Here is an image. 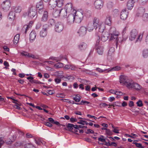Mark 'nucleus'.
<instances>
[{
  "label": "nucleus",
  "mask_w": 148,
  "mask_h": 148,
  "mask_svg": "<svg viewBox=\"0 0 148 148\" xmlns=\"http://www.w3.org/2000/svg\"><path fill=\"white\" fill-rule=\"evenodd\" d=\"M72 7V4L71 3H68L65 5L64 8L65 10L62 11L64 14L63 17H65L66 16L67 12L75 13L74 12H75L76 11Z\"/></svg>",
  "instance_id": "obj_1"
},
{
  "label": "nucleus",
  "mask_w": 148,
  "mask_h": 148,
  "mask_svg": "<svg viewBox=\"0 0 148 148\" xmlns=\"http://www.w3.org/2000/svg\"><path fill=\"white\" fill-rule=\"evenodd\" d=\"M127 87L129 88H132L137 90H139L141 88V86L138 84L134 82L133 81L131 80L127 85Z\"/></svg>",
  "instance_id": "obj_2"
},
{
  "label": "nucleus",
  "mask_w": 148,
  "mask_h": 148,
  "mask_svg": "<svg viewBox=\"0 0 148 148\" xmlns=\"http://www.w3.org/2000/svg\"><path fill=\"white\" fill-rule=\"evenodd\" d=\"M36 14L37 12L36 7L35 6L31 5L29 11L28 16L31 18H32L34 17L36 18Z\"/></svg>",
  "instance_id": "obj_3"
},
{
  "label": "nucleus",
  "mask_w": 148,
  "mask_h": 148,
  "mask_svg": "<svg viewBox=\"0 0 148 148\" xmlns=\"http://www.w3.org/2000/svg\"><path fill=\"white\" fill-rule=\"evenodd\" d=\"M75 12V15L74 14V21L77 23H79L82 19L83 18L82 14L80 12H78L77 14L76 11Z\"/></svg>",
  "instance_id": "obj_4"
},
{
  "label": "nucleus",
  "mask_w": 148,
  "mask_h": 148,
  "mask_svg": "<svg viewBox=\"0 0 148 148\" xmlns=\"http://www.w3.org/2000/svg\"><path fill=\"white\" fill-rule=\"evenodd\" d=\"M11 6L10 2L9 0H6L3 1L1 4V7L3 10L5 12L9 10Z\"/></svg>",
  "instance_id": "obj_5"
},
{
  "label": "nucleus",
  "mask_w": 148,
  "mask_h": 148,
  "mask_svg": "<svg viewBox=\"0 0 148 148\" xmlns=\"http://www.w3.org/2000/svg\"><path fill=\"white\" fill-rule=\"evenodd\" d=\"M64 27V25L62 23L60 22H58L55 23L54 29L56 32L60 33L62 31Z\"/></svg>",
  "instance_id": "obj_6"
},
{
  "label": "nucleus",
  "mask_w": 148,
  "mask_h": 148,
  "mask_svg": "<svg viewBox=\"0 0 148 148\" xmlns=\"http://www.w3.org/2000/svg\"><path fill=\"white\" fill-rule=\"evenodd\" d=\"M119 81L120 83H122L123 84L126 85V86L131 81V80H129L128 77L127 76L121 75L119 77Z\"/></svg>",
  "instance_id": "obj_7"
},
{
  "label": "nucleus",
  "mask_w": 148,
  "mask_h": 148,
  "mask_svg": "<svg viewBox=\"0 0 148 148\" xmlns=\"http://www.w3.org/2000/svg\"><path fill=\"white\" fill-rule=\"evenodd\" d=\"M103 4L102 0H96L94 2V5L96 9L100 10L103 7Z\"/></svg>",
  "instance_id": "obj_8"
},
{
  "label": "nucleus",
  "mask_w": 148,
  "mask_h": 148,
  "mask_svg": "<svg viewBox=\"0 0 148 148\" xmlns=\"http://www.w3.org/2000/svg\"><path fill=\"white\" fill-rule=\"evenodd\" d=\"M74 21V14H71L67 17L66 24L68 25H71L73 23Z\"/></svg>",
  "instance_id": "obj_9"
},
{
  "label": "nucleus",
  "mask_w": 148,
  "mask_h": 148,
  "mask_svg": "<svg viewBox=\"0 0 148 148\" xmlns=\"http://www.w3.org/2000/svg\"><path fill=\"white\" fill-rule=\"evenodd\" d=\"M62 10L61 9H56L55 8L53 12V16L55 18L59 16L60 15L63 16V13L62 11Z\"/></svg>",
  "instance_id": "obj_10"
},
{
  "label": "nucleus",
  "mask_w": 148,
  "mask_h": 148,
  "mask_svg": "<svg viewBox=\"0 0 148 148\" xmlns=\"http://www.w3.org/2000/svg\"><path fill=\"white\" fill-rule=\"evenodd\" d=\"M103 46L102 45H99L98 44L96 45V50L99 55H102L103 54Z\"/></svg>",
  "instance_id": "obj_11"
},
{
  "label": "nucleus",
  "mask_w": 148,
  "mask_h": 148,
  "mask_svg": "<svg viewBox=\"0 0 148 148\" xmlns=\"http://www.w3.org/2000/svg\"><path fill=\"white\" fill-rule=\"evenodd\" d=\"M110 38L109 40H114L115 42V45L116 48H117L118 45L119 38H118V35L117 34L110 35Z\"/></svg>",
  "instance_id": "obj_12"
},
{
  "label": "nucleus",
  "mask_w": 148,
  "mask_h": 148,
  "mask_svg": "<svg viewBox=\"0 0 148 148\" xmlns=\"http://www.w3.org/2000/svg\"><path fill=\"white\" fill-rule=\"evenodd\" d=\"M87 29L84 26H82L79 29L77 33L79 36H83L85 35L87 32Z\"/></svg>",
  "instance_id": "obj_13"
},
{
  "label": "nucleus",
  "mask_w": 148,
  "mask_h": 148,
  "mask_svg": "<svg viewBox=\"0 0 148 148\" xmlns=\"http://www.w3.org/2000/svg\"><path fill=\"white\" fill-rule=\"evenodd\" d=\"M128 15V12L126 9L123 10L120 14V18L123 20H125L127 18Z\"/></svg>",
  "instance_id": "obj_14"
},
{
  "label": "nucleus",
  "mask_w": 148,
  "mask_h": 148,
  "mask_svg": "<svg viewBox=\"0 0 148 148\" xmlns=\"http://www.w3.org/2000/svg\"><path fill=\"white\" fill-rule=\"evenodd\" d=\"M138 32L136 29H132L130 33V36L129 39L131 40H134L138 36Z\"/></svg>",
  "instance_id": "obj_15"
},
{
  "label": "nucleus",
  "mask_w": 148,
  "mask_h": 148,
  "mask_svg": "<svg viewBox=\"0 0 148 148\" xmlns=\"http://www.w3.org/2000/svg\"><path fill=\"white\" fill-rule=\"evenodd\" d=\"M87 47V44L84 42L81 43L78 45L79 49L80 51H83L85 50Z\"/></svg>",
  "instance_id": "obj_16"
},
{
  "label": "nucleus",
  "mask_w": 148,
  "mask_h": 148,
  "mask_svg": "<svg viewBox=\"0 0 148 148\" xmlns=\"http://www.w3.org/2000/svg\"><path fill=\"white\" fill-rule=\"evenodd\" d=\"M145 12V9L143 7H140L138 9L136 15L138 16H143Z\"/></svg>",
  "instance_id": "obj_17"
},
{
  "label": "nucleus",
  "mask_w": 148,
  "mask_h": 148,
  "mask_svg": "<svg viewBox=\"0 0 148 148\" xmlns=\"http://www.w3.org/2000/svg\"><path fill=\"white\" fill-rule=\"evenodd\" d=\"M56 3L55 0H50L49 2V9L51 10H55L54 8L56 7Z\"/></svg>",
  "instance_id": "obj_18"
},
{
  "label": "nucleus",
  "mask_w": 148,
  "mask_h": 148,
  "mask_svg": "<svg viewBox=\"0 0 148 148\" xmlns=\"http://www.w3.org/2000/svg\"><path fill=\"white\" fill-rule=\"evenodd\" d=\"M101 24L99 23V20L98 18L97 17H94L93 21V25L95 27V29H96Z\"/></svg>",
  "instance_id": "obj_19"
},
{
  "label": "nucleus",
  "mask_w": 148,
  "mask_h": 148,
  "mask_svg": "<svg viewBox=\"0 0 148 148\" xmlns=\"http://www.w3.org/2000/svg\"><path fill=\"white\" fill-rule=\"evenodd\" d=\"M36 36V33L34 31H32L29 34V39L31 42L35 39Z\"/></svg>",
  "instance_id": "obj_20"
},
{
  "label": "nucleus",
  "mask_w": 148,
  "mask_h": 148,
  "mask_svg": "<svg viewBox=\"0 0 148 148\" xmlns=\"http://www.w3.org/2000/svg\"><path fill=\"white\" fill-rule=\"evenodd\" d=\"M135 2L133 1L132 0H129L127 4V8L128 10H131L133 8L134 6V3Z\"/></svg>",
  "instance_id": "obj_21"
},
{
  "label": "nucleus",
  "mask_w": 148,
  "mask_h": 148,
  "mask_svg": "<svg viewBox=\"0 0 148 148\" xmlns=\"http://www.w3.org/2000/svg\"><path fill=\"white\" fill-rule=\"evenodd\" d=\"M48 16V13L47 11L44 12L43 15L41 18V21L43 22H46L47 20Z\"/></svg>",
  "instance_id": "obj_22"
},
{
  "label": "nucleus",
  "mask_w": 148,
  "mask_h": 148,
  "mask_svg": "<svg viewBox=\"0 0 148 148\" xmlns=\"http://www.w3.org/2000/svg\"><path fill=\"white\" fill-rule=\"evenodd\" d=\"M109 36V34L108 32L103 33L101 37V40L103 42L106 41L108 39Z\"/></svg>",
  "instance_id": "obj_23"
},
{
  "label": "nucleus",
  "mask_w": 148,
  "mask_h": 148,
  "mask_svg": "<svg viewBox=\"0 0 148 148\" xmlns=\"http://www.w3.org/2000/svg\"><path fill=\"white\" fill-rule=\"evenodd\" d=\"M112 21L111 16L109 15H108L106 19L105 23L106 24L108 25H110L111 24Z\"/></svg>",
  "instance_id": "obj_24"
},
{
  "label": "nucleus",
  "mask_w": 148,
  "mask_h": 148,
  "mask_svg": "<svg viewBox=\"0 0 148 148\" xmlns=\"http://www.w3.org/2000/svg\"><path fill=\"white\" fill-rule=\"evenodd\" d=\"M43 2L42 1H40L37 3L36 5V10L37 9L39 10H40L43 8Z\"/></svg>",
  "instance_id": "obj_25"
},
{
  "label": "nucleus",
  "mask_w": 148,
  "mask_h": 148,
  "mask_svg": "<svg viewBox=\"0 0 148 148\" xmlns=\"http://www.w3.org/2000/svg\"><path fill=\"white\" fill-rule=\"evenodd\" d=\"M56 6H57L59 8L61 7L63 5L64 0H56Z\"/></svg>",
  "instance_id": "obj_26"
},
{
  "label": "nucleus",
  "mask_w": 148,
  "mask_h": 148,
  "mask_svg": "<svg viewBox=\"0 0 148 148\" xmlns=\"http://www.w3.org/2000/svg\"><path fill=\"white\" fill-rule=\"evenodd\" d=\"M15 17V14L14 12L13 11L10 12L8 16V18L9 19L14 20Z\"/></svg>",
  "instance_id": "obj_27"
},
{
  "label": "nucleus",
  "mask_w": 148,
  "mask_h": 148,
  "mask_svg": "<svg viewBox=\"0 0 148 148\" xmlns=\"http://www.w3.org/2000/svg\"><path fill=\"white\" fill-rule=\"evenodd\" d=\"M143 57L144 58H147L148 57V49H145L142 51Z\"/></svg>",
  "instance_id": "obj_28"
},
{
  "label": "nucleus",
  "mask_w": 148,
  "mask_h": 148,
  "mask_svg": "<svg viewBox=\"0 0 148 148\" xmlns=\"http://www.w3.org/2000/svg\"><path fill=\"white\" fill-rule=\"evenodd\" d=\"M94 28H95V27L94 25L91 23H89L87 26V30L89 32H91L92 31Z\"/></svg>",
  "instance_id": "obj_29"
},
{
  "label": "nucleus",
  "mask_w": 148,
  "mask_h": 148,
  "mask_svg": "<svg viewBox=\"0 0 148 148\" xmlns=\"http://www.w3.org/2000/svg\"><path fill=\"white\" fill-rule=\"evenodd\" d=\"M116 34V28L114 27L111 28L109 30V35H110Z\"/></svg>",
  "instance_id": "obj_30"
},
{
  "label": "nucleus",
  "mask_w": 148,
  "mask_h": 148,
  "mask_svg": "<svg viewBox=\"0 0 148 148\" xmlns=\"http://www.w3.org/2000/svg\"><path fill=\"white\" fill-rule=\"evenodd\" d=\"M120 67L118 66H116L112 68L111 69H109L108 71L107 72H109L110 71H118L120 69Z\"/></svg>",
  "instance_id": "obj_31"
},
{
  "label": "nucleus",
  "mask_w": 148,
  "mask_h": 148,
  "mask_svg": "<svg viewBox=\"0 0 148 148\" xmlns=\"http://www.w3.org/2000/svg\"><path fill=\"white\" fill-rule=\"evenodd\" d=\"M47 32L41 30L40 32V36L41 37H45L47 35Z\"/></svg>",
  "instance_id": "obj_32"
},
{
  "label": "nucleus",
  "mask_w": 148,
  "mask_h": 148,
  "mask_svg": "<svg viewBox=\"0 0 148 148\" xmlns=\"http://www.w3.org/2000/svg\"><path fill=\"white\" fill-rule=\"evenodd\" d=\"M19 38V35L17 34L14 37V44H17Z\"/></svg>",
  "instance_id": "obj_33"
},
{
  "label": "nucleus",
  "mask_w": 148,
  "mask_h": 148,
  "mask_svg": "<svg viewBox=\"0 0 148 148\" xmlns=\"http://www.w3.org/2000/svg\"><path fill=\"white\" fill-rule=\"evenodd\" d=\"M74 126V125L72 124L68 123L67 125V128L69 131L72 132Z\"/></svg>",
  "instance_id": "obj_34"
},
{
  "label": "nucleus",
  "mask_w": 148,
  "mask_h": 148,
  "mask_svg": "<svg viewBox=\"0 0 148 148\" xmlns=\"http://www.w3.org/2000/svg\"><path fill=\"white\" fill-rule=\"evenodd\" d=\"M142 19L143 21H148V13H145L143 16Z\"/></svg>",
  "instance_id": "obj_35"
},
{
  "label": "nucleus",
  "mask_w": 148,
  "mask_h": 148,
  "mask_svg": "<svg viewBox=\"0 0 148 148\" xmlns=\"http://www.w3.org/2000/svg\"><path fill=\"white\" fill-rule=\"evenodd\" d=\"M24 148H35V147L32 144L28 143L24 146Z\"/></svg>",
  "instance_id": "obj_36"
},
{
  "label": "nucleus",
  "mask_w": 148,
  "mask_h": 148,
  "mask_svg": "<svg viewBox=\"0 0 148 148\" xmlns=\"http://www.w3.org/2000/svg\"><path fill=\"white\" fill-rule=\"evenodd\" d=\"M63 66V64L61 62H58L54 65V67L56 68H61Z\"/></svg>",
  "instance_id": "obj_37"
},
{
  "label": "nucleus",
  "mask_w": 148,
  "mask_h": 148,
  "mask_svg": "<svg viewBox=\"0 0 148 148\" xmlns=\"http://www.w3.org/2000/svg\"><path fill=\"white\" fill-rule=\"evenodd\" d=\"M99 28V32H103L104 30V27L103 25H102L101 24L98 27Z\"/></svg>",
  "instance_id": "obj_38"
},
{
  "label": "nucleus",
  "mask_w": 148,
  "mask_h": 148,
  "mask_svg": "<svg viewBox=\"0 0 148 148\" xmlns=\"http://www.w3.org/2000/svg\"><path fill=\"white\" fill-rule=\"evenodd\" d=\"M55 23V21L53 19H50L48 21V24L51 26L54 25Z\"/></svg>",
  "instance_id": "obj_39"
},
{
  "label": "nucleus",
  "mask_w": 148,
  "mask_h": 148,
  "mask_svg": "<svg viewBox=\"0 0 148 148\" xmlns=\"http://www.w3.org/2000/svg\"><path fill=\"white\" fill-rule=\"evenodd\" d=\"M78 124H80L83 125H84L85 124L86 125L88 124V123L85 121L82 120H80L79 121L77 122Z\"/></svg>",
  "instance_id": "obj_40"
},
{
  "label": "nucleus",
  "mask_w": 148,
  "mask_h": 148,
  "mask_svg": "<svg viewBox=\"0 0 148 148\" xmlns=\"http://www.w3.org/2000/svg\"><path fill=\"white\" fill-rule=\"evenodd\" d=\"M21 10V8L20 6L16 7L14 8V11L16 13H20Z\"/></svg>",
  "instance_id": "obj_41"
},
{
  "label": "nucleus",
  "mask_w": 148,
  "mask_h": 148,
  "mask_svg": "<svg viewBox=\"0 0 148 148\" xmlns=\"http://www.w3.org/2000/svg\"><path fill=\"white\" fill-rule=\"evenodd\" d=\"M90 102L86 101H82L80 103H75V104L77 105H82V104H90Z\"/></svg>",
  "instance_id": "obj_42"
},
{
  "label": "nucleus",
  "mask_w": 148,
  "mask_h": 148,
  "mask_svg": "<svg viewBox=\"0 0 148 148\" xmlns=\"http://www.w3.org/2000/svg\"><path fill=\"white\" fill-rule=\"evenodd\" d=\"M48 25L47 24L44 25L42 26V31H46L47 32V30L49 29Z\"/></svg>",
  "instance_id": "obj_43"
},
{
  "label": "nucleus",
  "mask_w": 148,
  "mask_h": 148,
  "mask_svg": "<svg viewBox=\"0 0 148 148\" xmlns=\"http://www.w3.org/2000/svg\"><path fill=\"white\" fill-rule=\"evenodd\" d=\"M81 99V98L78 95L75 96V97H74L73 100H74L76 102H78Z\"/></svg>",
  "instance_id": "obj_44"
},
{
  "label": "nucleus",
  "mask_w": 148,
  "mask_h": 148,
  "mask_svg": "<svg viewBox=\"0 0 148 148\" xmlns=\"http://www.w3.org/2000/svg\"><path fill=\"white\" fill-rule=\"evenodd\" d=\"M111 125H112V128L114 129L112 131L115 133L117 134L119 133V130L117 129V128L114 127L112 124Z\"/></svg>",
  "instance_id": "obj_45"
},
{
  "label": "nucleus",
  "mask_w": 148,
  "mask_h": 148,
  "mask_svg": "<svg viewBox=\"0 0 148 148\" xmlns=\"http://www.w3.org/2000/svg\"><path fill=\"white\" fill-rule=\"evenodd\" d=\"M30 26H29V25L28 26L27 25H25L22 28L23 30H25V32L26 34V33L27 31V30L29 29V28H30Z\"/></svg>",
  "instance_id": "obj_46"
},
{
  "label": "nucleus",
  "mask_w": 148,
  "mask_h": 148,
  "mask_svg": "<svg viewBox=\"0 0 148 148\" xmlns=\"http://www.w3.org/2000/svg\"><path fill=\"white\" fill-rule=\"evenodd\" d=\"M28 57L29 58H32L33 59H38L39 58L38 56H35L33 54H29V55Z\"/></svg>",
  "instance_id": "obj_47"
},
{
  "label": "nucleus",
  "mask_w": 148,
  "mask_h": 148,
  "mask_svg": "<svg viewBox=\"0 0 148 148\" xmlns=\"http://www.w3.org/2000/svg\"><path fill=\"white\" fill-rule=\"evenodd\" d=\"M137 106L138 107H141L143 106V104L142 103V102L141 100H139L138 101L136 102Z\"/></svg>",
  "instance_id": "obj_48"
},
{
  "label": "nucleus",
  "mask_w": 148,
  "mask_h": 148,
  "mask_svg": "<svg viewBox=\"0 0 148 148\" xmlns=\"http://www.w3.org/2000/svg\"><path fill=\"white\" fill-rule=\"evenodd\" d=\"M106 133L107 135L110 136L112 135L113 134L112 132L109 129H107L106 130Z\"/></svg>",
  "instance_id": "obj_49"
},
{
  "label": "nucleus",
  "mask_w": 148,
  "mask_h": 148,
  "mask_svg": "<svg viewBox=\"0 0 148 148\" xmlns=\"http://www.w3.org/2000/svg\"><path fill=\"white\" fill-rule=\"evenodd\" d=\"M108 69H106L104 70H102V69H101L98 68H97L96 69V70L97 71H98L100 73H102V72H103V71H105L107 70L108 71Z\"/></svg>",
  "instance_id": "obj_50"
},
{
  "label": "nucleus",
  "mask_w": 148,
  "mask_h": 148,
  "mask_svg": "<svg viewBox=\"0 0 148 148\" xmlns=\"http://www.w3.org/2000/svg\"><path fill=\"white\" fill-rule=\"evenodd\" d=\"M21 54L23 56L25 57H28L29 56V53L25 52L23 51L21 53Z\"/></svg>",
  "instance_id": "obj_51"
},
{
  "label": "nucleus",
  "mask_w": 148,
  "mask_h": 148,
  "mask_svg": "<svg viewBox=\"0 0 148 148\" xmlns=\"http://www.w3.org/2000/svg\"><path fill=\"white\" fill-rule=\"evenodd\" d=\"M115 51V49L114 47H111L109 49L108 53L110 54L112 53Z\"/></svg>",
  "instance_id": "obj_52"
},
{
  "label": "nucleus",
  "mask_w": 148,
  "mask_h": 148,
  "mask_svg": "<svg viewBox=\"0 0 148 148\" xmlns=\"http://www.w3.org/2000/svg\"><path fill=\"white\" fill-rule=\"evenodd\" d=\"M56 97H58L64 98V97L65 95L63 93H60L57 94Z\"/></svg>",
  "instance_id": "obj_53"
},
{
  "label": "nucleus",
  "mask_w": 148,
  "mask_h": 148,
  "mask_svg": "<svg viewBox=\"0 0 148 148\" xmlns=\"http://www.w3.org/2000/svg\"><path fill=\"white\" fill-rule=\"evenodd\" d=\"M4 143V141L3 140V138L0 137V148H1Z\"/></svg>",
  "instance_id": "obj_54"
},
{
  "label": "nucleus",
  "mask_w": 148,
  "mask_h": 148,
  "mask_svg": "<svg viewBox=\"0 0 148 148\" xmlns=\"http://www.w3.org/2000/svg\"><path fill=\"white\" fill-rule=\"evenodd\" d=\"M55 81L56 84H58L60 82L61 79L58 77H56L55 79Z\"/></svg>",
  "instance_id": "obj_55"
},
{
  "label": "nucleus",
  "mask_w": 148,
  "mask_h": 148,
  "mask_svg": "<svg viewBox=\"0 0 148 148\" xmlns=\"http://www.w3.org/2000/svg\"><path fill=\"white\" fill-rule=\"evenodd\" d=\"M44 124L45 125L49 127H51L52 126V125L49 122H45Z\"/></svg>",
  "instance_id": "obj_56"
},
{
  "label": "nucleus",
  "mask_w": 148,
  "mask_h": 148,
  "mask_svg": "<svg viewBox=\"0 0 148 148\" xmlns=\"http://www.w3.org/2000/svg\"><path fill=\"white\" fill-rule=\"evenodd\" d=\"M41 23L40 22H38L36 25V29H38L41 27Z\"/></svg>",
  "instance_id": "obj_57"
},
{
  "label": "nucleus",
  "mask_w": 148,
  "mask_h": 148,
  "mask_svg": "<svg viewBox=\"0 0 148 148\" xmlns=\"http://www.w3.org/2000/svg\"><path fill=\"white\" fill-rule=\"evenodd\" d=\"M148 1V0H139V2L140 3L144 5Z\"/></svg>",
  "instance_id": "obj_58"
},
{
  "label": "nucleus",
  "mask_w": 148,
  "mask_h": 148,
  "mask_svg": "<svg viewBox=\"0 0 148 148\" xmlns=\"http://www.w3.org/2000/svg\"><path fill=\"white\" fill-rule=\"evenodd\" d=\"M96 38H97V40H96V45L97 44L100 45L99 43V42L100 41V37L99 36H96Z\"/></svg>",
  "instance_id": "obj_59"
},
{
  "label": "nucleus",
  "mask_w": 148,
  "mask_h": 148,
  "mask_svg": "<svg viewBox=\"0 0 148 148\" xmlns=\"http://www.w3.org/2000/svg\"><path fill=\"white\" fill-rule=\"evenodd\" d=\"M85 133L86 134H88L89 133L93 134L94 133V132L91 129H88L87 130V132H85Z\"/></svg>",
  "instance_id": "obj_60"
},
{
  "label": "nucleus",
  "mask_w": 148,
  "mask_h": 148,
  "mask_svg": "<svg viewBox=\"0 0 148 148\" xmlns=\"http://www.w3.org/2000/svg\"><path fill=\"white\" fill-rule=\"evenodd\" d=\"M26 137L28 138H31L33 137V136L29 133H27L26 134Z\"/></svg>",
  "instance_id": "obj_61"
},
{
  "label": "nucleus",
  "mask_w": 148,
  "mask_h": 148,
  "mask_svg": "<svg viewBox=\"0 0 148 148\" xmlns=\"http://www.w3.org/2000/svg\"><path fill=\"white\" fill-rule=\"evenodd\" d=\"M70 121L71 123H73L74 122H76L77 121V120L76 119L72 117L70 119Z\"/></svg>",
  "instance_id": "obj_62"
},
{
  "label": "nucleus",
  "mask_w": 148,
  "mask_h": 148,
  "mask_svg": "<svg viewBox=\"0 0 148 148\" xmlns=\"http://www.w3.org/2000/svg\"><path fill=\"white\" fill-rule=\"evenodd\" d=\"M142 36L140 34L139 35L136 39V42H137L138 41V40L140 41L142 39Z\"/></svg>",
  "instance_id": "obj_63"
},
{
  "label": "nucleus",
  "mask_w": 148,
  "mask_h": 148,
  "mask_svg": "<svg viewBox=\"0 0 148 148\" xmlns=\"http://www.w3.org/2000/svg\"><path fill=\"white\" fill-rule=\"evenodd\" d=\"M136 146L138 148H144L142 146V144L140 143H137L136 144Z\"/></svg>",
  "instance_id": "obj_64"
}]
</instances>
